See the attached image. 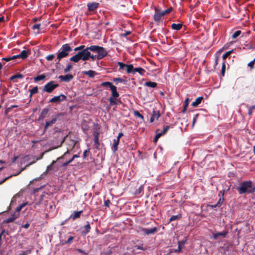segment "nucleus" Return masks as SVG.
Returning a JSON list of instances; mask_svg holds the SVG:
<instances>
[{"instance_id": "nucleus-1", "label": "nucleus", "mask_w": 255, "mask_h": 255, "mask_svg": "<svg viewBox=\"0 0 255 255\" xmlns=\"http://www.w3.org/2000/svg\"><path fill=\"white\" fill-rule=\"evenodd\" d=\"M237 189L240 194L244 193H252L255 192V188H253V182L251 180L244 181L240 184Z\"/></svg>"}, {"instance_id": "nucleus-2", "label": "nucleus", "mask_w": 255, "mask_h": 255, "mask_svg": "<svg viewBox=\"0 0 255 255\" xmlns=\"http://www.w3.org/2000/svg\"><path fill=\"white\" fill-rule=\"evenodd\" d=\"M110 89L112 92V96L108 100L110 102V105H116L119 102V100L117 98L119 97V94L117 92V87L114 85L112 86Z\"/></svg>"}, {"instance_id": "nucleus-3", "label": "nucleus", "mask_w": 255, "mask_h": 255, "mask_svg": "<svg viewBox=\"0 0 255 255\" xmlns=\"http://www.w3.org/2000/svg\"><path fill=\"white\" fill-rule=\"evenodd\" d=\"M58 84H56L54 81H51L47 83L43 88V91L48 93L51 92L55 88L58 87Z\"/></svg>"}, {"instance_id": "nucleus-4", "label": "nucleus", "mask_w": 255, "mask_h": 255, "mask_svg": "<svg viewBox=\"0 0 255 255\" xmlns=\"http://www.w3.org/2000/svg\"><path fill=\"white\" fill-rule=\"evenodd\" d=\"M78 54H80L79 55L81 60H82L83 61H87L89 60L91 56L90 52L88 51L86 48L83 50L79 51Z\"/></svg>"}, {"instance_id": "nucleus-5", "label": "nucleus", "mask_w": 255, "mask_h": 255, "mask_svg": "<svg viewBox=\"0 0 255 255\" xmlns=\"http://www.w3.org/2000/svg\"><path fill=\"white\" fill-rule=\"evenodd\" d=\"M118 64L120 67V70L126 69L128 73H131L132 68V64L127 65L121 62H119Z\"/></svg>"}, {"instance_id": "nucleus-6", "label": "nucleus", "mask_w": 255, "mask_h": 255, "mask_svg": "<svg viewBox=\"0 0 255 255\" xmlns=\"http://www.w3.org/2000/svg\"><path fill=\"white\" fill-rule=\"evenodd\" d=\"M97 53L98 54L97 55V59L98 60H100L105 57L108 53L105 50V49L101 46H100L97 50Z\"/></svg>"}, {"instance_id": "nucleus-7", "label": "nucleus", "mask_w": 255, "mask_h": 255, "mask_svg": "<svg viewBox=\"0 0 255 255\" xmlns=\"http://www.w3.org/2000/svg\"><path fill=\"white\" fill-rule=\"evenodd\" d=\"M87 5L88 11H93L99 7V3L96 2H89L87 3Z\"/></svg>"}, {"instance_id": "nucleus-8", "label": "nucleus", "mask_w": 255, "mask_h": 255, "mask_svg": "<svg viewBox=\"0 0 255 255\" xmlns=\"http://www.w3.org/2000/svg\"><path fill=\"white\" fill-rule=\"evenodd\" d=\"M69 151H67V152H65V165H67L68 164L71 163L75 158L76 157H79V156L77 154H74L72 155V157L69 159H68V156L69 155Z\"/></svg>"}, {"instance_id": "nucleus-9", "label": "nucleus", "mask_w": 255, "mask_h": 255, "mask_svg": "<svg viewBox=\"0 0 255 255\" xmlns=\"http://www.w3.org/2000/svg\"><path fill=\"white\" fill-rule=\"evenodd\" d=\"M157 228L156 227H153L151 229H145V228H142L141 231L143 232L145 234L148 235L150 234H153L155 232H157Z\"/></svg>"}, {"instance_id": "nucleus-10", "label": "nucleus", "mask_w": 255, "mask_h": 255, "mask_svg": "<svg viewBox=\"0 0 255 255\" xmlns=\"http://www.w3.org/2000/svg\"><path fill=\"white\" fill-rule=\"evenodd\" d=\"M163 16L161 15L160 11L156 7L155 8V13L154 15V19L156 22L160 21L161 17Z\"/></svg>"}, {"instance_id": "nucleus-11", "label": "nucleus", "mask_w": 255, "mask_h": 255, "mask_svg": "<svg viewBox=\"0 0 255 255\" xmlns=\"http://www.w3.org/2000/svg\"><path fill=\"white\" fill-rule=\"evenodd\" d=\"M28 51L26 50H23L21 51L20 54L13 56V58H15V59L17 58H21L22 59H24L28 56Z\"/></svg>"}, {"instance_id": "nucleus-12", "label": "nucleus", "mask_w": 255, "mask_h": 255, "mask_svg": "<svg viewBox=\"0 0 255 255\" xmlns=\"http://www.w3.org/2000/svg\"><path fill=\"white\" fill-rule=\"evenodd\" d=\"M160 116V114L159 111H153V114L150 118V122L151 123L153 122L155 120H157Z\"/></svg>"}, {"instance_id": "nucleus-13", "label": "nucleus", "mask_w": 255, "mask_h": 255, "mask_svg": "<svg viewBox=\"0 0 255 255\" xmlns=\"http://www.w3.org/2000/svg\"><path fill=\"white\" fill-rule=\"evenodd\" d=\"M228 232L223 231L221 232H218L213 234V238L214 240L217 239L219 237L225 238L227 236Z\"/></svg>"}, {"instance_id": "nucleus-14", "label": "nucleus", "mask_w": 255, "mask_h": 255, "mask_svg": "<svg viewBox=\"0 0 255 255\" xmlns=\"http://www.w3.org/2000/svg\"><path fill=\"white\" fill-rule=\"evenodd\" d=\"M145 71L141 67H137L133 68V66H132V68L131 71V73L134 74L135 72H138L140 75H143Z\"/></svg>"}, {"instance_id": "nucleus-15", "label": "nucleus", "mask_w": 255, "mask_h": 255, "mask_svg": "<svg viewBox=\"0 0 255 255\" xmlns=\"http://www.w3.org/2000/svg\"><path fill=\"white\" fill-rule=\"evenodd\" d=\"M64 100V95H61L52 98L50 102L52 103H59Z\"/></svg>"}, {"instance_id": "nucleus-16", "label": "nucleus", "mask_w": 255, "mask_h": 255, "mask_svg": "<svg viewBox=\"0 0 255 255\" xmlns=\"http://www.w3.org/2000/svg\"><path fill=\"white\" fill-rule=\"evenodd\" d=\"M169 128H170V127L168 126H165L163 127V128L162 130L157 129L156 130V133H157V134H159L160 136H161L162 135L165 134L167 132V131L168 130Z\"/></svg>"}, {"instance_id": "nucleus-17", "label": "nucleus", "mask_w": 255, "mask_h": 255, "mask_svg": "<svg viewBox=\"0 0 255 255\" xmlns=\"http://www.w3.org/2000/svg\"><path fill=\"white\" fill-rule=\"evenodd\" d=\"M18 217V213H14L10 218L7 219L5 221V222L6 223H10V222H12L16 218H17Z\"/></svg>"}, {"instance_id": "nucleus-18", "label": "nucleus", "mask_w": 255, "mask_h": 255, "mask_svg": "<svg viewBox=\"0 0 255 255\" xmlns=\"http://www.w3.org/2000/svg\"><path fill=\"white\" fill-rule=\"evenodd\" d=\"M203 99V97L197 98L195 101L192 103V106L194 107H197L201 103Z\"/></svg>"}, {"instance_id": "nucleus-19", "label": "nucleus", "mask_w": 255, "mask_h": 255, "mask_svg": "<svg viewBox=\"0 0 255 255\" xmlns=\"http://www.w3.org/2000/svg\"><path fill=\"white\" fill-rule=\"evenodd\" d=\"M99 132H96V133H95L94 134V144H95V145L96 146V147L97 148H98V146L100 145V143L99 142Z\"/></svg>"}, {"instance_id": "nucleus-20", "label": "nucleus", "mask_w": 255, "mask_h": 255, "mask_svg": "<svg viewBox=\"0 0 255 255\" xmlns=\"http://www.w3.org/2000/svg\"><path fill=\"white\" fill-rule=\"evenodd\" d=\"M82 213V211L75 212L73 214H72L70 216V218H72L73 220H75L76 219L80 217Z\"/></svg>"}, {"instance_id": "nucleus-21", "label": "nucleus", "mask_w": 255, "mask_h": 255, "mask_svg": "<svg viewBox=\"0 0 255 255\" xmlns=\"http://www.w3.org/2000/svg\"><path fill=\"white\" fill-rule=\"evenodd\" d=\"M120 140L119 139H114L112 147V150L114 152H116L118 150V146L119 144Z\"/></svg>"}, {"instance_id": "nucleus-22", "label": "nucleus", "mask_w": 255, "mask_h": 255, "mask_svg": "<svg viewBox=\"0 0 255 255\" xmlns=\"http://www.w3.org/2000/svg\"><path fill=\"white\" fill-rule=\"evenodd\" d=\"M171 27L172 29L176 30H179L180 29H181V28L182 27V23H177V24L173 23V24H172Z\"/></svg>"}, {"instance_id": "nucleus-23", "label": "nucleus", "mask_w": 255, "mask_h": 255, "mask_svg": "<svg viewBox=\"0 0 255 255\" xmlns=\"http://www.w3.org/2000/svg\"><path fill=\"white\" fill-rule=\"evenodd\" d=\"M79 55L80 54H79L78 52L76 54L71 57L70 60L74 62H78L80 60H81Z\"/></svg>"}, {"instance_id": "nucleus-24", "label": "nucleus", "mask_w": 255, "mask_h": 255, "mask_svg": "<svg viewBox=\"0 0 255 255\" xmlns=\"http://www.w3.org/2000/svg\"><path fill=\"white\" fill-rule=\"evenodd\" d=\"M99 47V46L97 45H91L89 47H86V48L88 50V51L90 50L93 52H97Z\"/></svg>"}, {"instance_id": "nucleus-25", "label": "nucleus", "mask_w": 255, "mask_h": 255, "mask_svg": "<svg viewBox=\"0 0 255 255\" xmlns=\"http://www.w3.org/2000/svg\"><path fill=\"white\" fill-rule=\"evenodd\" d=\"M144 86L148 87L155 88L157 86V83L153 82L148 81L144 83Z\"/></svg>"}, {"instance_id": "nucleus-26", "label": "nucleus", "mask_w": 255, "mask_h": 255, "mask_svg": "<svg viewBox=\"0 0 255 255\" xmlns=\"http://www.w3.org/2000/svg\"><path fill=\"white\" fill-rule=\"evenodd\" d=\"M46 75L45 74H42L40 75H38L37 76L34 77V80L35 82H37L39 81L43 80L46 78Z\"/></svg>"}, {"instance_id": "nucleus-27", "label": "nucleus", "mask_w": 255, "mask_h": 255, "mask_svg": "<svg viewBox=\"0 0 255 255\" xmlns=\"http://www.w3.org/2000/svg\"><path fill=\"white\" fill-rule=\"evenodd\" d=\"M84 73L88 76H89L91 78L94 77L96 75V72L93 70H89L84 72Z\"/></svg>"}, {"instance_id": "nucleus-28", "label": "nucleus", "mask_w": 255, "mask_h": 255, "mask_svg": "<svg viewBox=\"0 0 255 255\" xmlns=\"http://www.w3.org/2000/svg\"><path fill=\"white\" fill-rule=\"evenodd\" d=\"M72 50V48L70 47L68 44H65V57L68 54V52Z\"/></svg>"}, {"instance_id": "nucleus-29", "label": "nucleus", "mask_w": 255, "mask_h": 255, "mask_svg": "<svg viewBox=\"0 0 255 255\" xmlns=\"http://www.w3.org/2000/svg\"><path fill=\"white\" fill-rule=\"evenodd\" d=\"M181 218V214H178L176 215H173L169 219V221L171 222L173 221H175L178 219H179Z\"/></svg>"}, {"instance_id": "nucleus-30", "label": "nucleus", "mask_w": 255, "mask_h": 255, "mask_svg": "<svg viewBox=\"0 0 255 255\" xmlns=\"http://www.w3.org/2000/svg\"><path fill=\"white\" fill-rule=\"evenodd\" d=\"M40 25L39 24H36L34 25L32 27L33 30L34 31V33L36 34L39 33V30L40 29Z\"/></svg>"}, {"instance_id": "nucleus-31", "label": "nucleus", "mask_w": 255, "mask_h": 255, "mask_svg": "<svg viewBox=\"0 0 255 255\" xmlns=\"http://www.w3.org/2000/svg\"><path fill=\"white\" fill-rule=\"evenodd\" d=\"M242 32L241 30H237L235 31L232 35V37L233 39H236L237 38L240 34H241Z\"/></svg>"}, {"instance_id": "nucleus-32", "label": "nucleus", "mask_w": 255, "mask_h": 255, "mask_svg": "<svg viewBox=\"0 0 255 255\" xmlns=\"http://www.w3.org/2000/svg\"><path fill=\"white\" fill-rule=\"evenodd\" d=\"M101 85L103 87H107L109 86L110 88L112 86H114L113 84L110 82H102Z\"/></svg>"}, {"instance_id": "nucleus-33", "label": "nucleus", "mask_w": 255, "mask_h": 255, "mask_svg": "<svg viewBox=\"0 0 255 255\" xmlns=\"http://www.w3.org/2000/svg\"><path fill=\"white\" fill-rule=\"evenodd\" d=\"M73 76L71 74H66L65 75V82H68L72 79Z\"/></svg>"}, {"instance_id": "nucleus-34", "label": "nucleus", "mask_w": 255, "mask_h": 255, "mask_svg": "<svg viewBox=\"0 0 255 255\" xmlns=\"http://www.w3.org/2000/svg\"><path fill=\"white\" fill-rule=\"evenodd\" d=\"M64 57V49H63L60 53H58L57 59L59 61Z\"/></svg>"}, {"instance_id": "nucleus-35", "label": "nucleus", "mask_w": 255, "mask_h": 255, "mask_svg": "<svg viewBox=\"0 0 255 255\" xmlns=\"http://www.w3.org/2000/svg\"><path fill=\"white\" fill-rule=\"evenodd\" d=\"M233 52H234V50H232L231 51H229L227 52L226 53H225L223 55V59L224 60L226 59L228 57V56H229Z\"/></svg>"}, {"instance_id": "nucleus-36", "label": "nucleus", "mask_w": 255, "mask_h": 255, "mask_svg": "<svg viewBox=\"0 0 255 255\" xmlns=\"http://www.w3.org/2000/svg\"><path fill=\"white\" fill-rule=\"evenodd\" d=\"M90 226L89 224H87L84 226V231H83L85 234H87L89 232L90 230Z\"/></svg>"}, {"instance_id": "nucleus-37", "label": "nucleus", "mask_w": 255, "mask_h": 255, "mask_svg": "<svg viewBox=\"0 0 255 255\" xmlns=\"http://www.w3.org/2000/svg\"><path fill=\"white\" fill-rule=\"evenodd\" d=\"M255 63V58L252 61H251L250 63H248V66L250 67L251 69H253L254 67V65Z\"/></svg>"}, {"instance_id": "nucleus-38", "label": "nucleus", "mask_w": 255, "mask_h": 255, "mask_svg": "<svg viewBox=\"0 0 255 255\" xmlns=\"http://www.w3.org/2000/svg\"><path fill=\"white\" fill-rule=\"evenodd\" d=\"M113 81L114 82H116V83H123V82H125V80L121 78H115L113 79Z\"/></svg>"}, {"instance_id": "nucleus-39", "label": "nucleus", "mask_w": 255, "mask_h": 255, "mask_svg": "<svg viewBox=\"0 0 255 255\" xmlns=\"http://www.w3.org/2000/svg\"><path fill=\"white\" fill-rule=\"evenodd\" d=\"M89 152H90L89 148H88L87 150H85L83 152V158H85L88 155Z\"/></svg>"}, {"instance_id": "nucleus-40", "label": "nucleus", "mask_w": 255, "mask_h": 255, "mask_svg": "<svg viewBox=\"0 0 255 255\" xmlns=\"http://www.w3.org/2000/svg\"><path fill=\"white\" fill-rule=\"evenodd\" d=\"M134 116L141 119H143V116L141 114H140L138 111L134 112Z\"/></svg>"}, {"instance_id": "nucleus-41", "label": "nucleus", "mask_w": 255, "mask_h": 255, "mask_svg": "<svg viewBox=\"0 0 255 255\" xmlns=\"http://www.w3.org/2000/svg\"><path fill=\"white\" fill-rule=\"evenodd\" d=\"M14 59H15V58H13V56L12 57H5V58H3L2 59V60H4L6 62H8L11 60H14Z\"/></svg>"}, {"instance_id": "nucleus-42", "label": "nucleus", "mask_w": 255, "mask_h": 255, "mask_svg": "<svg viewBox=\"0 0 255 255\" xmlns=\"http://www.w3.org/2000/svg\"><path fill=\"white\" fill-rule=\"evenodd\" d=\"M85 47V45H81L80 46H78V47H77L76 48H74V51H79V50H83V49H84Z\"/></svg>"}, {"instance_id": "nucleus-43", "label": "nucleus", "mask_w": 255, "mask_h": 255, "mask_svg": "<svg viewBox=\"0 0 255 255\" xmlns=\"http://www.w3.org/2000/svg\"><path fill=\"white\" fill-rule=\"evenodd\" d=\"M54 162L55 161H53L51 164L47 166L46 171L44 173V174H46L48 171L51 169V168Z\"/></svg>"}, {"instance_id": "nucleus-44", "label": "nucleus", "mask_w": 255, "mask_h": 255, "mask_svg": "<svg viewBox=\"0 0 255 255\" xmlns=\"http://www.w3.org/2000/svg\"><path fill=\"white\" fill-rule=\"evenodd\" d=\"M37 92H38V88L37 87H35L31 90L30 93H31V95H32V94L37 93Z\"/></svg>"}, {"instance_id": "nucleus-45", "label": "nucleus", "mask_w": 255, "mask_h": 255, "mask_svg": "<svg viewBox=\"0 0 255 255\" xmlns=\"http://www.w3.org/2000/svg\"><path fill=\"white\" fill-rule=\"evenodd\" d=\"M224 201V198H220L219 200L218 203L216 204V206H220L222 204Z\"/></svg>"}, {"instance_id": "nucleus-46", "label": "nucleus", "mask_w": 255, "mask_h": 255, "mask_svg": "<svg viewBox=\"0 0 255 255\" xmlns=\"http://www.w3.org/2000/svg\"><path fill=\"white\" fill-rule=\"evenodd\" d=\"M54 57V55L53 54L49 55L47 56H46V59L48 61L52 60Z\"/></svg>"}, {"instance_id": "nucleus-47", "label": "nucleus", "mask_w": 255, "mask_h": 255, "mask_svg": "<svg viewBox=\"0 0 255 255\" xmlns=\"http://www.w3.org/2000/svg\"><path fill=\"white\" fill-rule=\"evenodd\" d=\"M72 66L71 64H68L66 66V68H65V72H67L70 71V70L72 68Z\"/></svg>"}, {"instance_id": "nucleus-48", "label": "nucleus", "mask_w": 255, "mask_h": 255, "mask_svg": "<svg viewBox=\"0 0 255 255\" xmlns=\"http://www.w3.org/2000/svg\"><path fill=\"white\" fill-rule=\"evenodd\" d=\"M21 209H22V208H21V207L20 206L17 207L15 209L14 213H17L18 217L19 216V212L21 211Z\"/></svg>"}, {"instance_id": "nucleus-49", "label": "nucleus", "mask_w": 255, "mask_h": 255, "mask_svg": "<svg viewBox=\"0 0 255 255\" xmlns=\"http://www.w3.org/2000/svg\"><path fill=\"white\" fill-rule=\"evenodd\" d=\"M55 122V120H53L50 122H48L46 123V127H48V126H50L51 125H52L53 123H54Z\"/></svg>"}, {"instance_id": "nucleus-50", "label": "nucleus", "mask_w": 255, "mask_h": 255, "mask_svg": "<svg viewBox=\"0 0 255 255\" xmlns=\"http://www.w3.org/2000/svg\"><path fill=\"white\" fill-rule=\"evenodd\" d=\"M134 248L137 250H143V251H144L145 250V249L142 246H135Z\"/></svg>"}, {"instance_id": "nucleus-51", "label": "nucleus", "mask_w": 255, "mask_h": 255, "mask_svg": "<svg viewBox=\"0 0 255 255\" xmlns=\"http://www.w3.org/2000/svg\"><path fill=\"white\" fill-rule=\"evenodd\" d=\"M225 71V63H223L222 64V73L223 75H224Z\"/></svg>"}, {"instance_id": "nucleus-52", "label": "nucleus", "mask_w": 255, "mask_h": 255, "mask_svg": "<svg viewBox=\"0 0 255 255\" xmlns=\"http://www.w3.org/2000/svg\"><path fill=\"white\" fill-rule=\"evenodd\" d=\"M48 113V110L44 109L41 112V116L43 117Z\"/></svg>"}, {"instance_id": "nucleus-53", "label": "nucleus", "mask_w": 255, "mask_h": 255, "mask_svg": "<svg viewBox=\"0 0 255 255\" xmlns=\"http://www.w3.org/2000/svg\"><path fill=\"white\" fill-rule=\"evenodd\" d=\"M188 101H189V99H186L185 101V103H184V109L185 110L187 106H188Z\"/></svg>"}, {"instance_id": "nucleus-54", "label": "nucleus", "mask_w": 255, "mask_h": 255, "mask_svg": "<svg viewBox=\"0 0 255 255\" xmlns=\"http://www.w3.org/2000/svg\"><path fill=\"white\" fill-rule=\"evenodd\" d=\"M198 116H199V115H198V114H196V115H195V116L194 117V118H193V123H192V125H193V126L195 124V122H196V120H197V118H198Z\"/></svg>"}, {"instance_id": "nucleus-55", "label": "nucleus", "mask_w": 255, "mask_h": 255, "mask_svg": "<svg viewBox=\"0 0 255 255\" xmlns=\"http://www.w3.org/2000/svg\"><path fill=\"white\" fill-rule=\"evenodd\" d=\"M160 135L159 134H157V133H156V135L154 137V141L156 142H157V141L158 140V139H159V138L160 137Z\"/></svg>"}, {"instance_id": "nucleus-56", "label": "nucleus", "mask_w": 255, "mask_h": 255, "mask_svg": "<svg viewBox=\"0 0 255 255\" xmlns=\"http://www.w3.org/2000/svg\"><path fill=\"white\" fill-rule=\"evenodd\" d=\"M110 201L109 200L105 201L104 205L105 206L109 207L110 206Z\"/></svg>"}, {"instance_id": "nucleus-57", "label": "nucleus", "mask_w": 255, "mask_h": 255, "mask_svg": "<svg viewBox=\"0 0 255 255\" xmlns=\"http://www.w3.org/2000/svg\"><path fill=\"white\" fill-rule=\"evenodd\" d=\"M74 239V238L73 237H70L68 238V239L67 240V241L66 242H65V243H70L71 241L73 240V239Z\"/></svg>"}, {"instance_id": "nucleus-58", "label": "nucleus", "mask_w": 255, "mask_h": 255, "mask_svg": "<svg viewBox=\"0 0 255 255\" xmlns=\"http://www.w3.org/2000/svg\"><path fill=\"white\" fill-rule=\"evenodd\" d=\"M181 247L180 245V243H179V245H178V248L175 250V252H179L181 251Z\"/></svg>"}, {"instance_id": "nucleus-59", "label": "nucleus", "mask_w": 255, "mask_h": 255, "mask_svg": "<svg viewBox=\"0 0 255 255\" xmlns=\"http://www.w3.org/2000/svg\"><path fill=\"white\" fill-rule=\"evenodd\" d=\"M22 75H21V74H18V75H14V76H12V77L11 78V79H13L15 78H22Z\"/></svg>"}, {"instance_id": "nucleus-60", "label": "nucleus", "mask_w": 255, "mask_h": 255, "mask_svg": "<svg viewBox=\"0 0 255 255\" xmlns=\"http://www.w3.org/2000/svg\"><path fill=\"white\" fill-rule=\"evenodd\" d=\"M123 135V133L121 132H120L117 137V139H119L120 140V138Z\"/></svg>"}, {"instance_id": "nucleus-61", "label": "nucleus", "mask_w": 255, "mask_h": 255, "mask_svg": "<svg viewBox=\"0 0 255 255\" xmlns=\"http://www.w3.org/2000/svg\"><path fill=\"white\" fill-rule=\"evenodd\" d=\"M172 8L169 7L168 9L165 10V11H166L167 14H168V13H170L172 11Z\"/></svg>"}, {"instance_id": "nucleus-62", "label": "nucleus", "mask_w": 255, "mask_h": 255, "mask_svg": "<svg viewBox=\"0 0 255 255\" xmlns=\"http://www.w3.org/2000/svg\"><path fill=\"white\" fill-rule=\"evenodd\" d=\"M93 61H94L96 58H97V55H93L91 54V56L90 57Z\"/></svg>"}, {"instance_id": "nucleus-63", "label": "nucleus", "mask_w": 255, "mask_h": 255, "mask_svg": "<svg viewBox=\"0 0 255 255\" xmlns=\"http://www.w3.org/2000/svg\"><path fill=\"white\" fill-rule=\"evenodd\" d=\"M254 107H253L252 108H250L248 111V114L249 115H251L252 114V109H254Z\"/></svg>"}, {"instance_id": "nucleus-64", "label": "nucleus", "mask_w": 255, "mask_h": 255, "mask_svg": "<svg viewBox=\"0 0 255 255\" xmlns=\"http://www.w3.org/2000/svg\"><path fill=\"white\" fill-rule=\"evenodd\" d=\"M29 227V223H26L25 225L22 226V227H23V228H24L25 229H27Z\"/></svg>"}]
</instances>
